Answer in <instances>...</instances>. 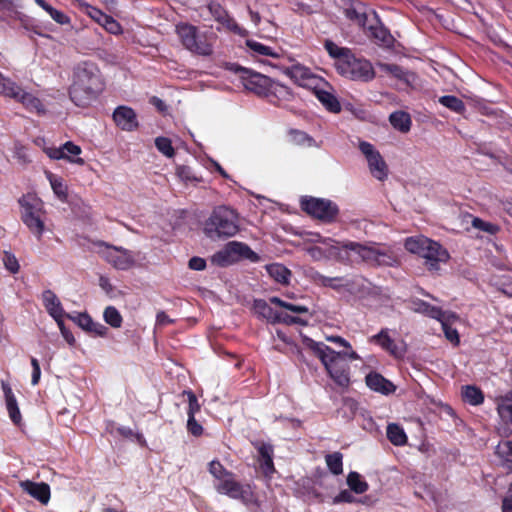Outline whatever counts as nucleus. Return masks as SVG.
Here are the masks:
<instances>
[{
  "label": "nucleus",
  "mask_w": 512,
  "mask_h": 512,
  "mask_svg": "<svg viewBox=\"0 0 512 512\" xmlns=\"http://www.w3.org/2000/svg\"><path fill=\"white\" fill-rule=\"evenodd\" d=\"M252 309L256 315L266 319L271 323H273L277 313V311H275L264 299H255L253 301Z\"/></svg>",
  "instance_id": "nucleus-40"
},
{
  "label": "nucleus",
  "mask_w": 512,
  "mask_h": 512,
  "mask_svg": "<svg viewBox=\"0 0 512 512\" xmlns=\"http://www.w3.org/2000/svg\"><path fill=\"white\" fill-rule=\"evenodd\" d=\"M268 275L277 283L288 285L292 276L291 271L283 264L272 263L266 266Z\"/></svg>",
  "instance_id": "nucleus-33"
},
{
  "label": "nucleus",
  "mask_w": 512,
  "mask_h": 512,
  "mask_svg": "<svg viewBox=\"0 0 512 512\" xmlns=\"http://www.w3.org/2000/svg\"><path fill=\"white\" fill-rule=\"evenodd\" d=\"M347 484L351 491L355 492L356 494H362L365 493L369 485L368 483L362 478V476L355 471H352L347 476Z\"/></svg>",
  "instance_id": "nucleus-42"
},
{
  "label": "nucleus",
  "mask_w": 512,
  "mask_h": 512,
  "mask_svg": "<svg viewBox=\"0 0 512 512\" xmlns=\"http://www.w3.org/2000/svg\"><path fill=\"white\" fill-rule=\"evenodd\" d=\"M104 88L105 81L97 63L82 60L74 64L68 94L76 106L88 107L99 97Z\"/></svg>",
  "instance_id": "nucleus-1"
},
{
  "label": "nucleus",
  "mask_w": 512,
  "mask_h": 512,
  "mask_svg": "<svg viewBox=\"0 0 512 512\" xmlns=\"http://www.w3.org/2000/svg\"><path fill=\"white\" fill-rule=\"evenodd\" d=\"M439 103L458 114H463L466 110L464 102L453 95H445L439 98Z\"/></svg>",
  "instance_id": "nucleus-44"
},
{
  "label": "nucleus",
  "mask_w": 512,
  "mask_h": 512,
  "mask_svg": "<svg viewBox=\"0 0 512 512\" xmlns=\"http://www.w3.org/2000/svg\"><path fill=\"white\" fill-rule=\"evenodd\" d=\"M24 490L34 499L42 504H47L50 500V486L45 482L26 481L22 484Z\"/></svg>",
  "instance_id": "nucleus-27"
},
{
  "label": "nucleus",
  "mask_w": 512,
  "mask_h": 512,
  "mask_svg": "<svg viewBox=\"0 0 512 512\" xmlns=\"http://www.w3.org/2000/svg\"><path fill=\"white\" fill-rule=\"evenodd\" d=\"M462 398L470 405L477 406L484 402V394L475 385H466L462 388Z\"/></svg>",
  "instance_id": "nucleus-38"
},
{
  "label": "nucleus",
  "mask_w": 512,
  "mask_h": 512,
  "mask_svg": "<svg viewBox=\"0 0 512 512\" xmlns=\"http://www.w3.org/2000/svg\"><path fill=\"white\" fill-rule=\"evenodd\" d=\"M187 431L189 434L200 437L203 434V427L202 425L196 420L195 416L188 417L187 420Z\"/></svg>",
  "instance_id": "nucleus-60"
},
{
  "label": "nucleus",
  "mask_w": 512,
  "mask_h": 512,
  "mask_svg": "<svg viewBox=\"0 0 512 512\" xmlns=\"http://www.w3.org/2000/svg\"><path fill=\"white\" fill-rule=\"evenodd\" d=\"M313 280L317 285L328 287L336 291L351 286V283L342 276L327 277L319 272L313 275Z\"/></svg>",
  "instance_id": "nucleus-29"
},
{
  "label": "nucleus",
  "mask_w": 512,
  "mask_h": 512,
  "mask_svg": "<svg viewBox=\"0 0 512 512\" xmlns=\"http://www.w3.org/2000/svg\"><path fill=\"white\" fill-rule=\"evenodd\" d=\"M289 141L296 146L314 147L317 146L315 139L306 132L298 129L288 131Z\"/></svg>",
  "instance_id": "nucleus-36"
},
{
  "label": "nucleus",
  "mask_w": 512,
  "mask_h": 512,
  "mask_svg": "<svg viewBox=\"0 0 512 512\" xmlns=\"http://www.w3.org/2000/svg\"><path fill=\"white\" fill-rule=\"evenodd\" d=\"M45 152H46V154L51 159H55V160L66 159L69 162L75 163V164H78V165H84V163H85L83 158H79V157L78 158H71L70 156L66 155V153L63 151L62 147H59V148H56V147L48 148V149L45 150Z\"/></svg>",
  "instance_id": "nucleus-52"
},
{
  "label": "nucleus",
  "mask_w": 512,
  "mask_h": 512,
  "mask_svg": "<svg viewBox=\"0 0 512 512\" xmlns=\"http://www.w3.org/2000/svg\"><path fill=\"white\" fill-rule=\"evenodd\" d=\"M325 461L328 469L334 475H339L343 472V455L340 452H334L325 456Z\"/></svg>",
  "instance_id": "nucleus-46"
},
{
  "label": "nucleus",
  "mask_w": 512,
  "mask_h": 512,
  "mask_svg": "<svg viewBox=\"0 0 512 512\" xmlns=\"http://www.w3.org/2000/svg\"><path fill=\"white\" fill-rule=\"evenodd\" d=\"M155 146L163 155L171 158L175 155V150L172 146V142L167 137H157L155 139Z\"/></svg>",
  "instance_id": "nucleus-56"
},
{
  "label": "nucleus",
  "mask_w": 512,
  "mask_h": 512,
  "mask_svg": "<svg viewBox=\"0 0 512 512\" xmlns=\"http://www.w3.org/2000/svg\"><path fill=\"white\" fill-rule=\"evenodd\" d=\"M95 245L104 248L99 251L102 258L118 270H128L135 264L132 251L123 247L113 246L104 241H98Z\"/></svg>",
  "instance_id": "nucleus-10"
},
{
  "label": "nucleus",
  "mask_w": 512,
  "mask_h": 512,
  "mask_svg": "<svg viewBox=\"0 0 512 512\" xmlns=\"http://www.w3.org/2000/svg\"><path fill=\"white\" fill-rule=\"evenodd\" d=\"M210 474L219 482L215 485L216 490L228 497L247 502L249 500V486L245 487L236 481L233 472L227 470L220 461L213 460L209 463Z\"/></svg>",
  "instance_id": "nucleus-5"
},
{
  "label": "nucleus",
  "mask_w": 512,
  "mask_h": 512,
  "mask_svg": "<svg viewBox=\"0 0 512 512\" xmlns=\"http://www.w3.org/2000/svg\"><path fill=\"white\" fill-rule=\"evenodd\" d=\"M47 178L50 182L51 188L55 195L62 201L65 202L67 200V186L63 183L61 177L56 176L55 174L48 172Z\"/></svg>",
  "instance_id": "nucleus-43"
},
{
  "label": "nucleus",
  "mask_w": 512,
  "mask_h": 512,
  "mask_svg": "<svg viewBox=\"0 0 512 512\" xmlns=\"http://www.w3.org/2000/svg\"><path fill=\"white\" fill-rule=\"evenodd\" d=\"M497 410L503 419L512 423V393L499 399Z\"/></svg>",
  "instance_id": "nucleus-49"
},
{
  "label": "nucleus",
  "mask_w": 512,
  "mask_h": 512,
  "mask_svg": "<svg viewBox=\"0 0 512 512\" xmlns=\"http://www.w3.org/2000/svg\"><path fill=\"white\" fill-rule=\"evenodd\" d=\"M343 12L350 21V26L354 29H362L370 32H376L377 30H385L388 32L389 30L383 26L376 12L361 2L352 0L346 1Z\"/></svg>",
  "instance_id": "nucleus-6"
},
{
  "label": "nucleus",
  "mask_w": 512,
  "mask_h": 512,
  "mask_svg": "<svg viewBox=\"0 0 512 512\" xmlns=\"http://www.w3.org/2000/svg\"><path fill=\"white\" fill-rule=\"evenodd\" d=\"M18 202L21 207V220L40 239L45 228L42 201L35 195L26 194Z\"/></svg>",
  "instance_id": "nucleus-8"
},
{
  "label": "nucleus",
  "mask_w": 512,
  "mask_h": 512,
  "mask_svg": "<svg viewBox=\"0 0 512 512\" xmlns=\"http://www.w3.org/2000/svg\"><path fill=\"white\" fill-rule=\"evenodd\" d=\"M495 454L500 459L501 467L512 472V440L499 442L496 446Z\"/></svg>",
  "instance_id": "nucleus-34"
},
{
  "label": "nucleus",
  "mask_w": 512,
  "mask_h": 512,
  "mask_svg": "<svg viewBox=\"0 0 512 512\" xmlns=\"http://www.w3.org/2000/svg\"><path fill=\"white\" fill-rule=\"evenodd\" d=\"M104 321L113 328H120L123 318L120 312L114 306H108L103 313Z\"/></svg>",
  "instance_id": "nucleus-50"
},
{
  "label": "nucleus",
  "mask_w": 512,
  "mask_h": 512,
  "mask_svg": "<svg viewBox=\"0 0 512 512\" xmlns=\"http://www.w3.org/2000/svg\"><path fill=\"white\" fill-rule=\"evenodd\" d=\"M337 72L352 81L370 82L376 74L372 63L362 57H356L352 51L339 62H335Z\"/></svg>",
  "instance_id": "nucleus-7"
},
{
  "label": "nucleus",
  "mask_w": 512,
  "mask_h": 512,
  "mask_svg": "<svg viewBox=\"0 0 512 512\" xmlns=\"http://www.w3.org/2000/svg\"><path fill=\"white\" fill-rule=\"evenodd\" d=\"M471 224L475 229L486 232L490 235H496L500 231V227L498 225L486 222L479 217H474Z\"/></svg>",
  "instance_id": "nucleus-54"
},
{
  "label": "nucleus",
  "mask_w": 512,
  "mask_h": 512,
  "mask_svg": "<svg viewBox=\"0 0 512 512\" xmlns=\"http://www.w3.org/2000/svg\"><path fill=\"white\" fill-rule=\"evenodd\" d=\"M440 322L446 339L455 346L459 345L460 338L458 331L447 323V321L444 319V316L442 317V321Z\"/></svg>",
  "instance_id": "nucleus-58"
},
{
  "label": "nucleus",
  "mask_w": 512,
  "mask_h": 512,
  "mask_svg": "<svg viewBox=\"0 0 512 512\" xmlns=\"http://www.w3.org/2000/svg\"><path fill=\"white\" fill-rule=\"evenodd\" d=\"M3 263L5 268L12 274L18 273L20 266L17 258L10 252H4Z\"/></svg>",
  "instance_id": "nucleus-59"
},
{
  "label": "nucleus",
  "mask_w": 512,
  "mask_h": 512,
  "mask_svg": "<svg viewBox=\"0 0 512 512\" xmlns=\"http://www.w3.org/2000/svg\"><path fill=\"white\" fill-rule=\"evenodd\" d=\"M63 151L66 153V155H79L81 153V147L74 144L71 141L66 142L63 146Z\"/></svg>",
  "instance_id": "nucleus-64"
},
{
  "label": "nucleus",
  "mask_w": 512,
  "mask_h": 512,
  "mask_svg": "<svg viewBox=\"0 0 512 512\" xmlns=\"http://www.w3.org/2000/svg\"><path fill=\"white\" fill-rule=\"evenodd\" d=\"M95 40H90L87 38H81L80 40H77L76 42V50L79 53H88L90 51H95L99 49L100 47V40L98 38V34H95Z\"/></svg>",
  "instance_id": "nucleus-53"
},
{
  "label": "nucleus",
  "mask_w": 512,
  "mask_h": 512,
  "mask_svg": "<svg viewBox=\"0 0 512 512\" xmlns=\"http://www.w3.org/2000/svg\"><path fill=\"white\" fill-rule=\"evenodd\" d=\"M31 366H32V377H31V383L32 385H37L40 381L41 377V368L39 361L32 357L31 358Z\"/></svg>",
  "instance_id": "nucleus-61"
},
{
  "label": "nucleus",
  "mask_w": 512,
  "mask_h": 512,
  "mask_svg": "<svg viewBox=\"0 0 512 512\" xmlns=\"http://www.w3.org/2000/svg\"><path fill=\"white\" fill-rule=\"evenodd\" d=\"M404 247L410 253L423 258L425 267L430 272L440 270V264L448 262L450 255L440 243L425 236L408 237Z\"/></svg>",
  "instance_id": "nucleus-3"
},
{
  "label": "nucleus",
  "mask_w": 512,
  "mask_h": 512,
  "mask_svg": "<svg viewBox=\"0 0 512 512\" xmlns=\"http://www.w3.org/2000/svg\"><path fill=\"white\" fill-rule=\"evenodd\" d=\"M386 434L388 440L395 446H403L408 441L404 429L396 423L388 424Z\"/></svg>",
  "instance_id": "nucleus-37"
},
{
  "label": "nucleus",
  "mask_w": 512,
  "mask_h": 512,
  "mask_svg": "<svg viewBox=\"0 0 512 512\" xmlns=\"http://www.w3.org/2000/svg\"><path fill=\"white\" fill-rule=\"evenodd\" d=\"M214 13H215L216 20L220 24H222L221 27L219 26L216 28L217 30H222V29L234 30L236 28V24L231 19H229L226 12L223 9H221V7H219V6L216 7L214 10Z\"/></svg>",
  "instance_id": "nucleus-55"
},
{
  "label": "nucleus",
  "mask_w": 512,
  "mask_h": 512,
  "mask_svg": "<svg viewBox=\"0 0 512 512\" xmlns=\"http://www.w3.org/2000/svg\"><path fill=\"white\" fill-rule=\"evenodd\" d=\"M183 395L187 397L188 401V409H187V415L188 417H193L198 413L201 409V406L198 402V399L195 395V393L191 390H185L183 392Z\"/></svg>",
  "instance_id": "nucleus-57"
},
{
  "label": "nucleus",
  "mask_w": 512,
  "mask_h": 512,
  "mask_svg": "<svg viewBox=\"0 0 512 512\" xmlns=\"http://www.w3.org/2000/svg\"><path fill=\"white\" fill-rule=\"evenodd\" d=\"M342 249L346 252L351 251L358 255L362 261L374 265L378 253V248L374 245H364L358 242L346 241L341 243Z\"/></svg>",
  "instance_id": "nucleus-19"
},
{
  "label": "nucleus",
  "mask_w": 512,
  "mask_h": 512,
  "mask_svg": "<svg viewBox=\"0 0 512 512\" xmlns=\"http://www.w3.org/2000/svg\"><path fill=\"white\" fill-rule=\"evenodd\" d=\"M411 309L414 312L421 313L430 318L436 319L438 321H442V317L444 316V312L441 308L431 305L430 303L422 300L415 299L411 302Z\"/></svg>",
  "instance_id": "nucleus-28"
},
{
  "label": "nucleus",
  "mask_w": 512,
  "mask_h": 512,
  "mask_svg": "<svg viewBox=\"0 0 512 512\" xmlns=\"http://www.w3.org/2000/svg\"><path fill=\"white\" fill-rule=\"evenodd\" d=\"M188 267L192 270L202 271L206 268V261L201 257L194 256L189 260Z\"/></svg>",
  "instance_id": "nucleus-62"
},
{
  "label": "nucleus",
  "mask_w": 512,
  "mask_h": 512,
  "mask_svg": "<svg viewBox=\"0 0 512 512\" xmlns=\"http://www.w3.org/2000/svg\"><path fill=\"white\" fill-rule=\"evenodd\" d=\"M324 47L327 50L328 54L335 59V62H339L343 58L347 57L351 52L349 48L340 47L330 40L325 41Z\"/></svg>",
  "instance_id": "nucleus-47"
},
{
  "label": "nucleus",
  "mask_w": 512,
  "mask_h": 512,
  "mask_svg": "<svg viewBox=\"0 0 512 512\" xmlns=\"http://www.w3.org/2000/svg\"><path fill=\"white\" fill-rule=\"evenodd\" d=\"M231 69L239 74L242 84L246 90H249L260 97L266 98L272 82L271 78L236 64H233Z\"/></svg>",
  "instance_id": "nucleus-12"
},
{
  "label": "nucleus",
  "mask_w": 512,
  "mask_h": 512,
  "mask_svg": "<svg viewBox=\"0 0 512 512\" xmlns=\"http://www.w3.org/2000/svg\"><path fill=\"white\" fill-rule=\"evenodd\" d=\"M314 95L321 102V104L332 113H339L341 105L334 94L329 91L319 89L317 85L313 88Z\"/></svg>",
  "instance_id": "nucleus-30"
},
{
  "label": "nucleus",
  "mask_w": 512,
  "mask_h": 512,
  "mask_svg": "<svg viewBox=\"0 0 512 512\" xmlns=\"http://www.w3.org/2000/svg\"><path fill=\"white\" fill-rule=\"evenodd\" d=\"M269 302L272 304H275L277 306H280L286 310H289L293 313H297V314L308 313V311H309L308 308L304 305H296V304L284 301L277 296L270 297Z\"/></svg>",
  "instance_id": "nucleus-51"
},
{
  "label": "nucleus",
  "mask_w": 512,
  "mask_h": 512,
  "mask_svg": "<svg viewBox=\"0 0 512 512\" xmlns=\"http://www.w3.org/2000/svg\"><path fill=\"white\" fill-rule=\"evenodd\" d=\"M73 320L79 327L90 334L104 337L108 333V328L105 325L95 322L87 313H80L77 317L73 318Z\"/></svg>",
  "instance_id": "nucleus-26"
},
{
  "label": "nucleus",
  "mask_w": 512,
  "mask_h": 512,
  "mask_svg": "<svg viewBox=\"0 0 512 512\" xmlns=\"http://www.w3.org/2000/svg\"><path fill=\"white\" fill-rule=\"evenodd\" d=\"M391 125L402 133H407L411 128V117L407 112L395 111L389 116Z\"/></svg>",
  "instance_id": "nucleus-35"
},
{
  "label": "nucleus",
  "mask_w": 512,
  "mask_h": 512,
  "mask_svg": "<svg viewBox=\"0 0 512 512\" xmlns=\"http://www.w3.org/2000/svg\"><path fill=\"white\" fill-rule=\"evenodd\" d=\"M35 3L39 7H41L44 11H46L55 22H57L59 24L69 23V17L67 15H65L63 12L53 8L45 0H35Z\"/></svg>",
  "instance_id": "nucleus-45"
},
{
  "label": "nucleus",
  "mask_w": 512,
  "mask_h": 512,
  "mask_svg": "<svg viewBox=\"0 0 512 512\" xmlns=\"http://www.w3.org/2000/svg\"><path fill=\"white\" fill-rule=\"evenodd\" d=\"M300 207L306 214L324 223L335 221L339 214L336 203L324 198L303 196L300 199Z\"/></svg>",
  "instance_id": "nucleus-9"
},
{
  "label": "nucleus",
  "mask_w": 512,
  "mask_h": 512,
  "mask_svg": "<svg viewBox=\"0 0 512 512\" xmlns=\"http://www.w3.org/2000/svg\"><path fill=\"white\" fill-rule=\"evenodd\" d=\"M286 74L302 87L314 88L321 81V78L314 75L309 68L300 64H294L287 68Z\"/></svg>",
  "instance_id": "nucleus-16"
},
{
  "label": "nucleus",
  "mask_w": 512,
  "mask_h": 512,
  "mask_svg": "<svg viewBox=\"0 0 512 512\" xmlns=\"http://www.w3.org/2000/svg\"><path fill=\"white\" fill-rule=\"evenodd\" d=\"M251 444L258 452L257 462L262 473L266 477H271L276 472L273 462L274 446L263 440H254Z\"/></svg>",
  "instance_id": "nucleus-15"
},
{
  "label": "nucleus",
  "mask_w": 512,
  "mask_h": 512,
  "mask_svg": "<svg viewBox=\"0 0 512 512\" xmlns=\"http://www.w3.org/2000/svg\"><path fill=\"white\" fill-rule=\"evenodd\" d=\"M246 46L256 55L278 57L279 54L275 52L270 46L264 45L258 41L246 40Z\"/></svg>",
  "instance_id": "nucleus-48"
},
{
  "label": "nucleus",
  "mask_w": 512,
  "mask_h": 512,
  "mask_svg": "<svg viewBox=\"0 0 512 512\" xmlns=\"http://www.w3.org/2000/svg\"><path fill=\"white\" fill-rule=\"evenodd\" d=\"M371 43L384 49L391 54H402L404 47L398 42L393 34H369Z\"/></svg>",
  "instance_id": "nucleus-23"
},
{
  "label": "nucleus",
  "mask_w": 512,
  "mask_h": 512,
  "mask_svg": "<svg viewBox=\"0 0 512 512\" xmlns=\"http://www.w3.org/2000/svg\"><path fill=\"white\" fill-rule=\"evenodd\" d=\"M370 342L379 345L384 351L395 358H401L404 355V351L401 350L394 339L389 336L387 328H383L378 334L373 335L370 338Z\"/></svg>",
  "instance_id": "nucleus-21"
},
{
  "label": "nucleus",
  "mask_w": 512,
  "mask_h": 512,
  "mask_svg": "<svg viewBox=\"0 0 512 512\" xmlns=\"http://www.w3.org/2000/svg\"><path fill=\"white\" fill-rule=\"evenodd\" d=\"M355 501V497L349 490H342L339 494L334 498V503H353Z\"/></svg>",
  "instance_id": "nucleus-63"
},
{
  "label": "nucleus",
  "mask_w": 512,
  "mask_h": 512,
  "mask_svg": "<svg viewBox=\"0 0 512 512\" xmlns=\"http://www.w3.org/2000/svg\"><path fill=\"white\" fill-rule=\"evenodd\" d=\"M20 87L18 83L0 72V96L14 100L18 95Z\"/></svg>",
  "instance_id": "nucleus-39"
},
{
  "label": "nucleus",
  "mask_w": 512,
  "mask_h": 512,
  "mask_svg": "<svg viewBox=\"0 0 512 512\" xmlns=\"http://www.w3.org/2000/svg\"><path fill=\"white\" fill-rule=\"evenodd\" d=\"M238 231L237 212L224 205L215 207L204 224V232L212 240L233 237Z\"/></svg>",
  "instance_id": "nucleus-4"
},
{
  "label": "nucleus",
  "mask_w": 512,
  "mask_h": 512,
  "mask_svg": "<svg viewBox=\"0 0 512 512\" xmlns=\"http://www.w3.org/2000/svg\"><path fill=\"white\" fill-rule=\"evenodd\" d=\"M14 101L20 103L28 112L41 115L45 113V106L42 101L34 94L25 91L20 87Z\"/></svg>",
  "instance_id": "nucleus-22"
},
{
  "label": "nucleus",
  "mask_w": 512,
  "mask_h": 512,
  "mask_svg": "<svg viewBox=\"0 0 512 512\" xmlns=\"http://www.w3.org/2000/svg\"><path fill=\"white\" fill-rule=\"evenodd\" d=\"M310 348L324 365L327 373L341 388L350 385V365L348 359L357 360L359 355L355 351L336 352L324 343L314 342Z\"/></svg>",
  "instance_id": "nucleus-2"
},
{
  "label": "nucleus",
  "mask_w": 512,
  "mask_h": 512,
  "mask_svg": "<svg viewBox=\"0 0 512 512\" xmlns=\"http://www.w3.org/2000/svg\"><path fill=\"white\" fill-rule=\"evenodd\" d=\"M87 13L94 21L107 30V32H117L120 30L119 24L111 16L104 14L99 9L88 7Z\"/></svg>",
  "instance_id": "nucleus-31"
},
{
  "label": "nucleus",
  "mask_w": 512,
  "mask_h": 512,
  "mask_svg": "<svg viewBox=\"0 0 512 512\" xmlns=\"http://www.w3.org/2000/svg\"><path fill=\"white\" fill-rule=\"evenodd\" d=\"M240 258L256 262L259 256L247 244L237 241L229 242L222 251L213 256V260L220 266H227Z\"/></svg>",
  "instance_id": "nucleus-11"
},
{
  "label": "nucleus",
  "mask_w": 512,
  "mask_h": 512,
  "mask_svg": "<svg viewBox=\"0 0 512 512\" xmlns=\"http://www.w3.org/2000/svg\"><path fill=\"white\" fill-rule=\"evenodd\" d=\"M181 43L190 52L208 56L213 52L216 34H180Z\"/></svg>",
  "instance_id": "nucleus-13"
},
{
  "label": "nucleus",
  "mask_w": 512,
  "mask_h": 512,
  "mask_svg": "<svg viewBox=\"0 0 512 512\" xmlns=\"http://www.w3.org/2000/svg\"><path fill=\"white\" fill-rule=\"evenodd\" d=\"M1 387L3 390L4 396H5L6 408H7L9 417H10L11 421L15 425L18 426L22 422V415H21L20 409L18 407L16 397H15L9 383L2 381Z\"/></svg>",
  "instance_id": "nucleus-24"
},
{
  "label": "nucleus",
  "mask_w": 512,
  "mask_h": 512,
  "mask_svg": "<svg viewBox=\"0 0 512 512\" xmlns=\"http://www.w3.org/2000/svg\"><path fill=\"white\" fill-rule=\"evenodd\" d=\"M113 120L120 129L133 131L138 128L135 111L128 106H118L113 112Z\"/></svg>",
  "instance_id": "nucleus-17"
},
{
  "label": "nucleus",
  "mask_w": 512,
  "mask_h": 512,
  "mask_svg": "<svg viewBox=\"0 0 512 512\" xmlns=\"http://www.w3.org/2000/svg\"><path fill=\"white\" fill-rule=\"evenodd\" d=\"M42 302L51 317H59L60 313H64V309L59 298L52 290L47 289L42 292Z\"/></svg>",
  "instance_id": "nucleus-32"
},
{
  "label": "nucleus",
  "mask_w": 512,
  "mask_h": 512,
  "mask_svg": "<svg viewBox=\"0 0 512 512\" xmlns=\"http://www.w3.org/2000/svg\"><path fill=\"white\" fill-rule=\"evenodd\" d=\"M366 385L373 391L389 395L395 392L396 386L382 374L371 371L365 377Z\"/></svg>",
  "instance_id": "nucleus-20"
},
{
  "label": "nucleus",
  "mask_w": 512,
  "mask_h": 512,
  "mask_svg": "<svg viewBox=\"0 0 512 512\" xmlns=\"http://www.w3.org/2000/svg\"><path fill=\"white\" fill-rule=\"evenodd\" d=\"M399 264L397 255L390 249L378 248L374 266L394 267Z\"/></svg>",
  "instance_id": "nucleus-41"
},
{
  "label": "nucleus",
  "mask_w": 512,
  "mask_h": 512,
  "mask_svg": "<svg viewBox=\"0 0 512 512\" xmlns=\"http://www.w3.org/2000/svg\"><path fill=\"white\" fill-rule=\"evenodd\" d=\"M381 71L390 75L391 77L402 81L407 86L413 87L417 81V74L412 71L405 70L397 64H390L384 62H377L376 64Z\"/></svg>",
  "instance_id": "nucleus-18"
},
{
  "label": "nucleus",
  "mask_w": 512,
  "mask_h": 512,
  "mask_svg": "<svg viewBox=\"0 0 512 512\" xmlns=\"http://www.w3.org/2000/svg\"><path fill=\"white\" fill-rule=\"evenodd\" d=\"M292 98L293 94L287 86L272 80L266 96L270 103L280 106L283 102L291 101Z\"/></svg>",
  "instance_id": "nucleus-25"
},
{
  "label": "nucleus",
  "mask_w": 512,
  "mask_h": 512,
  "mask_svg": "<svg viewBox=\"0 0 512 512\" xmlns=\"http://www.w3.org/2000/svg\"><path fill=\"white\" fill-rule=\"evenodd\" d=\"M359 149L365 155L373 177L380 181L386 179L388 176V167L379 151H377L371 143L366 141L359 143Z\"/></svg>",
  "instance_id": "nucleus-14"
}]
</instances>
